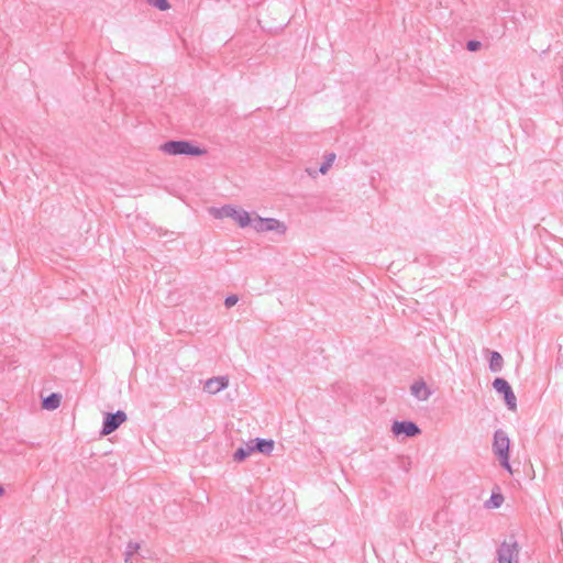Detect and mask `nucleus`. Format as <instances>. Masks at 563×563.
I'll use <instances>...</instances> for the list:
<instances>
[{
  "mask_svg": "<svg viewBox=\"0 0 563 563\" xmlns=\"http://www.w3.org/2000/svg\"><path fill=\"white\" fill-rule=\"evenodd\" d=\"M159 150L172 156L185 155L197 157L207 154V150L187 140H169L161 144Z\"/></svg>",
  "mask_w": 563,
  "mask_h": 563,
  "instance_id": "nucleus-1",
  "label": "nucleus"
},
{
  "mask_svg": "<svg viewBox=\"0 0 563 563\" xmlns=\"http://www.w3.org/2000/svg\"><path fill=\"white\" fill-rule=\"evenodd\" d=\"M493 452L497 456L500 466L509 473H512L510 459V440L507 433L498 429L494 432Z\"/></svg>",
  "mask_w": 563,
  "mask_h": 563,
  "instance_id": "nucleus-2",
  "label": "nucleus"
},
{
  "mask_svg": "<svg viewBox=\"0 0 563 563\" xmlns=\"http://www.w3.org/2000/svg\"><path fill=\"white\" fill-rule=\"evenodd\" d=\"M519 544L514 534L504 540L497 549L498 563H519Z\"/></svg>",
  "mask_w": 563,
  "mask_h": 563,
  "instance_id": "nucleus-3",
  "label": "nucleus"
},
{
  "mask_svg": "<svg viewBox=\"0 0 563 563\" xmlns=\"http://www.w3.org/2000/svg\"><path fill=\"white\" fill-rule=\"evenodd\" d=\"M250 227L260 233L274 231L279 234H285L287 231V227L284 222L275 218H262L257 213H254V217H252Z\"/></svg>",
  "mask_w": 563,
  "mask_h": 563,
  "instance_id": "nucleus-4",
  "label": "nucleus"
},
{
  "mask_svg": "<svg viewBox=\"0 0 563 563\" xmlns=\"http://www.w3.org/2000/svg\"><path fill=\"white\" fill-rule=\"evenodd\" d=\"M493 388L500 395H503L507 408L511 411L517 409V398L509 385V383L503 377H496L493 382Z\"/></svg>",
  "mask_w": 563,
  "mask_h": 563,
  "instance_id": "nucleus-5",
  "label": "nucleus"
},
{
  "mask_svg": "<svg viewBox=\"0 0 563 563\" xmlns=\"http://www.w3.org/2000/svg\"><path fill=\"white\" fill-rule=\"evenodd\" d=\"M128 419L123 410L115 412H106L102 420L101 435H108L114 432Z\"/></svg>",
  "mask_w": 563,
  "mask_h": 563,
  "instance_id": "nucleus-6",
  "label": "nucleus"
},
{
  "mask_svg": "<svg viewBox=\"0 0 563 563\" xmlns=\"http://www.w3.org/2000/svg\"><path fill=\"white\" fill-rule=\"evenodd\" d=\"M391 432L395 437L413 438L421 433L418 424L410 420L394 421Z\"/></svg>",
  "mask_w": 563,
  "mask_h": 563,
  "instance_id": "nucleus-7",
  "label": "nucleus"
},
{
  "mask_svg": "<svg viewBox=\"0 0 563 563\" xmlns=\"http://www.w3.org/2000/svg\"><path fill=\"white\" fill-rule=\"evenodd\" d=\"M249 444L252 453H261L264 455H269L275 448V442L272 439L255 438L250 440Z\"/></svg>",
  "mask_w": 563,
  "mask_h": 563,
  "instance_id": "nucleus-8",
  "label": "nucleus"
},
{
  "mask_svg": "<svg viewBox=\"0 0 563 563\" xmlns=\"http://www.w3.org/2000/svg\"><path fill=\"white\" fill-rule=\"evenodd\" d=\"M229 379L225 376H217L209 378L205 384V390L209 394H217L227 388Z\"/></svg>",
  "mask_w": 563,
  "mask_h": 563,
  "instance_id": "nucleus-9",
  "label": "nucleus"
},
{
  "mask_svg": "<svg viewBox=\"0 0 563 563\" xmlns=\"http://www.w3.org/2000/svg\"><path fill=\"white\" fill-rule=\"evenodd\" d=\"M410 391L419 400H427L431 395L430 389L422 379L415 382L410 387Z\"/></svg>",
  "mask_w": 563,
  "mask_h": 563,
  "instance_id": "nucleus-10",
  "label": "nucleus"
},
{
  "mask_svg": "<svg viewBox=\"0 0 563 563\" xmlns=\"http://www.w3.org/2000/svg\"><path fill=\"white\" fill-rule=\"evenodd\" d=\"M231 219H233L240 228H246L251 224L252 216L243 209L233 207Z\"/></svg>",
  "mask_w": 563,
  "mask_h": 563,
  "instance_id": "nucleus-11",
  "label": "nucleus"
},
{
  "mask_svg": "<svg viewBox=\"0 0 563 563\" xmlns=\"http://www.w3.org/2000/svg\"><path fill=\"white\" fill-rule=\"evenodd\" d=\"M62 395L59 393H52L42 398V408L46 410H55L59 407Z\"/></svg>",
  "mask_w": 563,
  "mask_h": 563,
  "instance_id": "nucleus-12",
  "label": "nucleus"
},
{
  "mask_svg": "<svg viewBox=\"0 0 563 563\" xmlns=\"http://www.w3.org/2000/svg\"><path fill=\"white\" fill-rule=\"evenodd\" d=\"M489 369L493 373H498L501 371L504 366V358L501 354L497 351H489Z\"/></svg>",
  "mask_w": 563,
  "mask_h": 563,
  "instance_id": "nucleus-13",
  "label": "nucleus"
},
{
  "mask_svg": "<svg viewBox=\"0 0 563 563\" xmlns=\"http://www.w3.org/2000/svg\"><path fill=\"white\" fill-rule=\"evenodd\" d=\"M252 454L251 446L249 442H246L244 445L236 449V451L233 454V461L241 463L245 461L250 455Z\"/></svg>",
  "mask_w": 563,
  "mask_h": 563,
  "instance_id": "nucleus-14",
  "label": "nucleus"
},
{
  "mask_svg": "<svg viewBox=\"0 0 563 563\" xmlns=\"http://www.w3.org/2000/svg\"><path fill=\"white\" fill-rule=\"evenodd\" d=\"M233 211V206L225 205L221 208H213L211 213L217 219L231 218Z\"/></svg>",
  "mask_w": 563,
  "mask_h": 563,
  "instance_id": "nucleus-15",
  "label": "nucleus"
},
{
  "mask_svg": "<svg viewBox=\"0 0 563 563\" xmlns=\"http://www.w3.org/2000/svg\"><path fill=\"white\" fill-rule=\"evenodd\" d=\"M504 503V496L500 493L493 492L490 498L485 503L486 508H499Z\"/></svg>",
  "mask_w": 563,
  "mask_h": 563,
  "instance_id": "nucleus-16",
  "label": "nucleus"
},
{
  "mask_svg": "<svg viewBox=\"0 0 563 563\" xmlns=\"http://www.w3.org/2000/svg\"><path fill=\"white\" fill-rule=\"evenodd\" d=\"M140 544L136 542H129L125 550V563H133L132 556L139 551Z\"/></svg>",
  "mask_w": 563,
  "mask_h": 563,
  "instance_id": "nucleus-17",
  "label": "nucleus"
},
{
  "mask_svg": "<svg viewBox=\"0 0 563 563\" xmlns=\"http://www.w3.org/2000/svg\"><path fill=\"white\" fill-rule=\"evenodd\" d=\"M334 159H335V154L334 153L327 154L325 157H324V162L319 167V172L321 174H325L329 170V168L331 167V165L334 162Z\"/></svg>",
  "mask_w": 563,
  "mask_h": 563,
  "instance_id": "nucleus-18",
  "label": "nucleus"
},
{
  "mask_svg": "<svg viewBox=\"0 0 563 563\" xmlns=\"http://www.w3.org/2000/svg\"><path fill=\"white\" fill-rule=\"evenodd\" d=\"M150 5L158 9L159 11H166L170 8L167 0H145Z\"/></svg>",
  "mask_w": 563,
  "mask_h": 563,
  "instance_id": "nucleus-19",
  "label": "nucleus"
},
{
  "mask_svg": "<svg viewBox=\"0 0 563 563\" xmlns=\"http://www.w3.org/2000/svg\"><path fill=\"white\" fill-rule=\"evenodd\" d=\"M466 49L470 51V52H477L481 49L482 47V42L477 41V40H468L466 42Z\"/></svg>",
  "mask_w": 563,
  "mask_h": 563,
  "instance_id": "nucleus-20",
  "label": "nucleus"
},
{
  "mask_svg": "<svg viewBox=\"0 0 563 563\" xmlns=\"http://www.w3.org/2000/svg\"><path fill=\"white\" fill-rule=\"evenodd\" d=\"M239 301V297L236 295H230L225 298L224 300V306L230 309L232 308L233 306L236 305V302Z\"/></svg>",
  "mask_w": 563,
  "mask_h": 563,
  "instance_id": "nucleus-21",
  "label": "nucleus"
},
{
  "mask_svg": "<svg viewBox=\"0 0 563 563\" xmlns=\"http://www.w3.org/2000/svg\"><path fill=\"white\" fill-rule=\"evenodd\" d=\"M4 494V488L2 485H0V496H2Z\"/></svg>",
  "mask_w": 563,
  "mask_h": 563,
  "instance_id": "nucleus-22",
  "label": "nucleus"
},
{
  "mask_svg": "<svg viewBox=\"0 0 563 563\" xmlns=\"http://www.w3.org/2000/svg\"><path fill=\"white\" fill-rule=\"evenodd\" d=\"M2 371V365L0 364V372Z\"/></svg>",
  "mask_w": 563,
  "mask_h": 563,
  "instance_id": "nucleus-23",
  "label": "nucleus"
}]
</instances>
